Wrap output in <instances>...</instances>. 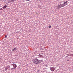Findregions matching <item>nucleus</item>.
I'll list each match as a JSON object with an SVG mask.
<instances>
[{"label":"nucleus","instance_id":"obj_21","mask_svg":"<svg viewBox=\"0 0 73 73\" xmlns=\"http://www.w3.org/2000/svg\"><path fill=\"white\" fill-rule=\"evenodd\" d=\"M67 54V55H68V56H69V55H68V54Z\"/></svg>","mask_w":73,"mask_h":73},{"label":"nucleus","instance_id":"obj_22","mask_svg":"<svg viewBox=\"0 0 73 73\" xmlns=\"http://www.w3.org/2000/svg\"><path fill=\"white\" fill-rule=\"evenodd\" d=\"M68 57V56L66 57Z\"/></svg>","mask_w":73,"mask_h":73},{"label":"nucleus","instance_id":"obj_13","mask_svg":"<svg viewBox=\"0 0 73 73\" xmlns=\"http://www.w3.org/2000/svg\"><path fill=\"white\" fill-rule=\"evenodd\" d=\"M5 38H7V35H6L5 36Z\"/></svg>","mask_w":73,"mask_h":73},{"label":"nucleus","instance_id":"obj_7","mask_svg":"<svg viewBox=\"0 0 73 73\" xmlns=\"http://www.w3.org/2000/svg\"><path fill=\"white\" fill-rule=\"evenodd\" d=\"M13 69H16V67H17V65H16V64H14L13 65Z\"/></svg>","mask_w":73,"mask_h":73},{"label":"nucleus","instance_id":"obj_1","mask_svg":"<svg viewBox=\"0 0 73 73\" xmlns=\"http://www.w3.org/2000/svg\"><path fill=\"white\" fill-rule=\"evenodd\" d=\"M64 7V5H63L62 4L60 3L58 5V6H57L56 9H60L62 7Z\"/></svg>","mask_w":73,"mask_h":73},{"label":"nucleus","instance_id":"obj_5","mask_svg":"<svg viewBox=\"0 0 73 73\" xmlns=\"http://www.w3.org/2000/svg\"><path fill=\"white\" fill-rule=\"evenodd\" d=\"M50 68L51 71H54V70L56 69V68H54V67H50Z\"/></svg>","mask_w":73,"mask_h":73},{"label":"nucleus","instance_id":"obj_8","mask_svg":"<svg viewBox=\"0 0 73 73\" xmlns=\"http://www.w3.org/2000/svg\"><path fill=\"white\" fill-rule=\"evenodd\" d=\"M38 56L39 57V58H41H41H44V56H43V55H42L39 54L38 55Z\"/></svg>","mask_w":73,"mask_h":73},{"label":"nucleus","instance_id":"obj_18","mask_svg":"<svg viewBox=\"0 0 73 73\" xmlns=\"http://www.w3.org/2000/svg\"><path fill=\"white\" fill-rule=\"evenodd\" d=\"M18 20H18V19H16V21H18Z\"/></svg>","mask_w":73,"mask_h":73},{"label":"nucleus","instance_id":"obj_10","mask_svg":"<svg viewBox=\"0 0 73 73\" xmlns=\"http://www.w3.org/2000/svg\"><path fill=\"white\" fill-rule=\"evenodd\" d=\"M17 49L16 48H14L12 50L13 51V52H14V51H15V50H16Z\"/></svg>","mask_w":73,"mask_h":73},{"label":"nucleus","instance_id":"obj_9","mask_svg":"<svg viewBox=\"0 0 73 73\" xmlns=\"http://www.w3.org/2000/svg\"><path fill=\"white\" fill-rule=\"evenodd\" d=\"M7 7V6L5 5V6H4V7H3V9H5V8H6Z\"/></svg>","mask_w":73,"mask_h":73},{"label":"nucleus","instance_id":"obj_14","mask_svg":"<svg viewBox=\"0 0 73 73\" xmlns=\"http://www.w3.org/2000/svg\"><path fill=\"white\" fill-rule=\"evenodd\" d=\"M26 1H30V0H26Z\"/></svg>","mask_w":73,"mask_h":73},{"label":"nucleus","instance_id":"obj_2","mask_svg":"<svg viewBox=\"0 0 73 73\" xmlns=\"http://www.w3.org/2000/svg\"><path fill=\"white\" fill-rule=\"evenodd\" d=\"M33 62L34 63V64H38V59L36 58H35Z\"/></svg>","mask_w":73,"mask_h":73},{"label":"nucleus","instance_id":"obj_15","mask_svg":"<svg viewBox=\"0 0 73 73\" xmlns=\"http://www.w3.org/2000/svg\"><path fill=\"white\" fill-rule=\"evenodd\" d=\"M3 9L2 8H1L0 9V11H1V10H3Z\"/></svg>","mask_w":73,"mask_h":73},{"label":"nucleus","instance_id":"obj_19","mask_svg":"<svg viewBox=\"0 0 73 73\" xmlns=\"http://www.w3.org/2000/svg\"><path fill=\"white\" fill-rule=\"evenodd\" d=\"M13 69H15V68H11V70H13Z\"/></svg>","mask_w":73,"mask_h":73},{"label":"nucleus","instance_id":"obj_4","mask_svg":"<svg viewBox=\"0 0 73 73\" xmlns=\"http://www.w3.org/2000/svg\"><path fill=\"white\" fill-rule=\"evenodd\" d=\"M64 5V7L65 6V5H68V1H66V2L64 1L63 4Z\"/></svg>","mask_w":73,"mask_h":73},{"label":"nucleus","instance_id":"obj_20","mask_svg":"<svg viewBox=\"0 0 73 73\" xmlns=\"http://www.w3.org/2000/svg\"><path fill=\"white\" fill-rule=\"evenodd\" d=\"M67 61H69V60L68 59L67 60Z\"/></svg>","mask_w":73,"mask_h":73},{"label":"nucleus","instance_id":"obj_17","mask_svg":"<svg viewBox=\"0 0 73 73\" xmlns=\"http://www.w3.org/2000/svg\"><path fill=\"white\" fill-rule=\"evenodd\" d=\"M37 72H40V70H37Z\"/></svg>","mask_w":73,"mask_h":73},{"label":"nucleus","instance_id":"obj_6","mask_svg":"<svg viewBox=\"0 0 73 73\" xmlns=\"http://www.w3.org/2000/svg\"><path fill=\"white\" fill-rule=\"evenodd\" d=\"M43 62V60H38V64H40V63H41Z\"/></svg>","mask_w":73,"mask_h":73},{"label":"nucleus","instance_id":"obj_3","mask_svg":"<svg viewBox=\"0 0 73 73\" xmlns=\"http://www.w3.org/2000/svg\"><path fill=\"white\" fill-rule=\"evenodd\" d=\"M17 0H8V3H13L15 2V1H16Z\"/></svg>","mask_w":73,"mask_h":73},{"label":"nucleus","instance_id":"obj_11","mask_svg":"<svg viewBox=\"0 0 73 73\" xmlns=\"http://www.w3.org/2000/svg\"><path fill=\"white\" fill-rule=\"evenodd\" d=\"M8 69V67H6L5 68V70H7V69Z\"/></svg>","mask_w":73,"mask_h":73},{"label":"nucleus","instance_id":"obj_16","mask_svg":"<svg viewBox=\"0 0 73 73\" xmlns=\"http://www.w3.org/2000/svg\"><path fill=\"white\" fill-rule=\"evenodd\" d=\"M14 63H13V64H10V65H13V64H14Z\"/></svg>","mask_w":73,"mask_h":73},{"label":"nucleus","instance_id":"obj_12","mask_svg":"<svg viewBox=\"0 0 73 73\" xmlns=\"http://www.w3.org/2000/svg\"><path fill=\"white\" fill-rule=\"evenodd\" d=\"M48 27L49 28H51V26L50 25Z\"/></svg>","mask_w":73,"mask_h":73}]
</instances>
